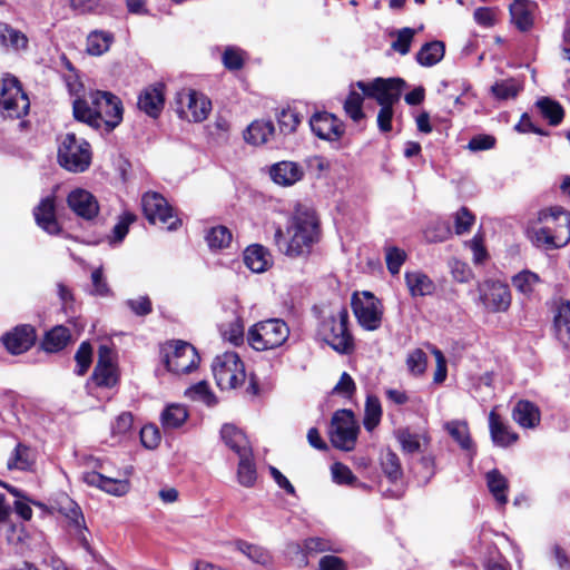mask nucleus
<instances>
[{"label":"nucleus","instance_id":"f257e3e1","mask_svg":"<svg viewBox=\"0 0 570 570\" xmlns=\"http://www.w3.org/2000/svg\"><path fill=\"white\" fill-rule=\"evenodd\" d=\"M318 220L315 212L305 207H298L293 215L286 234L277 227L274 242L279 252L288 257H298L311 252L312 246L318 240Z\"/></svg>","mask_w":570,"mask_h":570},{"label":"nucleus","instance_id":"f03ea898","mask_svg":"<svg viewBox=\"0 0 570 570\" xmlns=\"http://www.w3.org/2000/svg\"><path fill=\"white\" fill-rule=\"evenodd\" d=\"M72 108L77 120L95 128L105 125L108 130H112L122 120L120 99L107 91H90L82 98H76Z\"/></svg>","mask_w":570,"mask_h":570},{"label":"nucleus","instance_id":"7ed1b4c3","mask_svg":"<svg viewBox=\"0 0 570 570\" xmlns=\"http://www.w3.org/2000/svg\"><path fill=\"white\" fill-rule=\"evenodd\" d=\"M532 229L538 246L563 247L570 242V213L560 206L544 208L539 212Z\"/></svg>","mask_w":570,"mask_h":570},{"label":"nucleus","instance_id":"20e7f679","mask_svg":"<svg viewBox=\"0 0 570 570\" xmlns=\"http://www.w3.org/2000/svg\"><path fill=\"white\" fill-rule=\"evenodd\" d=\"M347 324L348 312L345 307H341L323 317L317 334L335 352L350 354L354 351V338L347 328Z\"/></svg>","mask_w":570,"mask_h":570},{"label":"nucleus","instance_id":"39448f33","mask_svg":"<svg viewBox=\"0 0 570 570\" xmlns=\"http://www.w3.org/2000/svg\"><path fill=\"white\" fill-rule=\"evenodd\" d=\"M289 336L288 325L281 318H269L253 325L247 334L249 345L256 351L282 346Z\"/></svg>","mask_w":570,"mask_h":570},{"label":"nucleus","instance_id":"423d86ee","mask_svg":"<svg viewBox=\"0 0 570 570\" xmlns=\"http://www.w3.org/2000/svg\"><path fill=\"white\" fill-rule=\"evenodd\" d=\"M58 163L72 173L85 171L91 163L90 145L75 134H66L58 148Z\"/></svg>","mask_w":570,"mask_h":570},{"label":"nucleus","instance_id":"0eeeda50","mask_svg":"<svg viewBox=\"0 0 570 570\" xmlns=\"http://www.w3.org/2000/svg\"><path fill=\"white\" fill-rule=\"evenodd\" d=\"M213 374L222 390H232L245 381V367L235 352L217 355L213 362Z\"/></svg>","mask_w":570,"mask_h":570},{"label":"nucleus","instance_id":"6e6552de","mask_svg":"<svg viewBox=\"0 0 570 570\" xmlns=\"http://www.w3.org/2000/svg\"><path fill=\"white\" fill-rule=\"evenodd\" d=\"M141 205L144 214L150 224H159L168 230H176L181 225V220L174 214L171 206L159 193H145L141 198Z\"/></svg>","mask_w":570,"mask_h":570},{"label":"nucleus","instance_id":"1a4fd4ad","mask_svg":"<svg viewBox=\"0 0 570 570\" xmlns=\"http://www.w3.org/2000/svg\"><path fill=\"white\" fill-rule=\"evenodd\" d=\"M0 106L6 117L20 118L27 115L30 101L16 77L7 76L0 82Z\"/></svg>","mask_w":570,"mask_h":570},{"label":"nucleus","instance_id":"9d476101","mask_svg":"<svg viewBox=\"0 0 570 570\" xmlns=\"http://www.w3.org/2000/svg\"><path fill=\"white\" fill-rule=\"evenodd\" d=\"M355 86L380 106H393L400 100L405 81L401 78H375L371 82L357 81Z\"/></svg>","mask_w":570,"mask_h":570},{"label":"nucleus","instance_id":"9b49d317","mask_svg":"<svg viewBox=\"0 0 570 570\" xmlns=\"http://www.w3.org/2000/svg\"><path fill=\"white\" fill-rule=\"evenodd\" d=\"M176 112L180 119L202 122L212 109L210 100L194 89H183L175 98Z\"/></svg>","mask_w":570,"mask_h":570},{"label":"nucleus","instance_id":"f8f14e48","mask_svg":"<svg viewBox=\"0 0 570 570\" xmlns=\"http://www.w3.org/2000/svg\"><path fill=\"white\" fill-rule=\"evenodd\" d=\"M358 426L354 414L350 410H340L334 413L331 422L330 438L333 446L351 451L357 438Z\"/></svg>","mask_w":570,"mask_h":570},{"label":"nucleus","instance_id":"ddd939ff","mask_svg":"<svg viewBox=\"0 0 570 570\" xmlns=\"http://www.w3.org/2000/svg\"><path fill=\"white\" fill-rule=\"evenodd\" d=\"M164 362L169 372L180 375L196 368L199 356L191 344L178 341L168 346L165 352Z\"/></svg>","mask_w":570,"mask_h":570},{"label":"nucleus","instance_id":"4468645a","mask_svg":"<svg viewBox=\"0 0 570 570\" xmlns=\"http://www.w3.org/2000/svg\"><path fill=\"white\" fill-rule=\"evenodd\" d=\"M478 292L483 306L490 312H505L511 305V293L505 283L485 279L479 283Z\"/></svg>","mask_w":570,"mask_h":570},{"label":"nucleus","instance_id":"2eb2a0df","mask_svg":"<svg viewBox=\"0 0 570 570\" xmlns=\"http://www.w3.org/2000/svg\"><path fill=\"white\" fill-rule=\"evenodd\" d=\"M352 308L358 324L367 330L375 331L381 326L382 312L373 294L364 292L362 297L356 294L352 297Z\"/></svg>","mask_w":570,"mask_h":570},{"label":"nucleus","instance_id":"dca6fc26","mask_svg":"<svg viewBox=\"0 0 570 570\" xmlns=\"http://www.w3.org/2000/svg\"><path fill=\"white\" fill-rule=\"evenodd\" d=\"M312 131L321 139L338 141L345 132L342 120L330 112H316L309 119Z\"/></svg>","mask_w":570,"mask_h":570},{"label":"nucleus","instance_id":"f3484780","mask_svg":"<svg viewBox=\"0 0 570 570\" xmlns=\"http://www.w3.org/2000/svg\"><path fill=\"white\" fill-rule=\"evenodd\" d=\"M1 340L9 353L19 355L32 347L36 342V331L31 325H18L6 333Z\"/></svg>","mask_w":570,"mask_h":570},{"label":"nucleus","instance_id":"a211bd4d","mask_svg":"<svg viewBox=\"0 0 570 570\" xmlns=\"http://www.w3.org/2000/svg\"><path fill=\"white\" fill-rule=\"evenodd\" d=\"M92 380L98 386L104 387H112L117 384L118 375L112 364V352L106 345H101L98 350V361L92 373Z\"/></svg>","mask_w":570,"mask_h":570},{"label":"nucleus","instance_id":"6ab92c4d","mask_svg":"<svg viewBox=\"0 0 570 570\" xmlns=\"http://www.w3.org/2000/svg\"><path fill=\"white\" fill-rule=\"evenodd\" d=\"M137 106L147 116L157 118L165 106V85L157 82L141 90Z\"/></svg>","mask_w":570,"mask_h":570},{"label":"nucleus","instance_id":"aec40b11","mask_svg":"<svg viewBox=\"0 0 570 570\" xmlns=\"http://www.w3.org/2000/svg\"><path fill=\"white\" fill-rule=\"evenodd\" d=\"M69 208L79 217L90 220L99 213L96 197L86 189H75L67 197Z\"/></svg>","mask_w":570,"mask_h":570},{"label":"nucleus","instance_id":"412c9836","mask_svg":"<svg viewBox=\"0 0 570 570\" xmlns=\"http://www.w3.org/2000/svg\"><path fill=\"white\" fill-rule=\"evenodd\" d=\"M37 225L50 235H57L61 228L56 217L55 197L48 196L33 209Z\"/></svg>","mask_w":570,"mask_h":570},{"label":"nucleus","instance_id":"4be33fe9","mask_svg":"<svg viewBox=\"0 0 570 570\" xmlns=\"http://www.w3.org/2000/svg\"><path fill=\"white\" fill-rule=\"evenodd\" d=\"M82 480L88 485L97 487L102 491L121 497L126 494L130 489V483L127 479H114L105 476L96 471L85 472Z\"/></svg>","mask_w":570,"mask_h":570},{"label":"nucleus","instance_id":"5701e85b","mask_svg":"<svg viewBox=\"0 0 570 570\" xmlns=\"http://www.w3.org/2000/svg\"><path fill=\"white\" fill-rule=\"evenodd\" d=\"M512 417L520 426L533 429L541 421V412L534 403L528 400H520L512 411Z\"/></svg>","mask_w":570,"mask_h":570},{"label":"nucleus","instance_id":"b1692460","mask_svg":"<svg viewBox=\"0 0 570 570\" xmlns=\"http://www.w3.org/2000/svg\"><path fill=\"white\" fill-rule=\"evenodd\" d=\"M489 428L493 443L499 446H509L518 440V434L510 430L494 410L489 414Z\"/></svg>","mask_w":570,"mask_h":570},{"label":"nucleus","instance_id":"393cba45","mask_svg":"<svg viewBox=\"0 0 570 570\" xmlns=\"http://www.w3.org/2000/svg\"><path fill=\"white\" fill-rule=\"evenodd\" d=\"M405 284L412 297L432 295L435 291L434 282L423 272H406Z\"/></svg>","mask_w":570,"mask_h":570},{"label":"nucleus","instance_id":"a878e982","mask_svg":"<svg viewBox=\"0 0 570 570\" xmlns=\"http://www.w3.org/2000/svg\"><path fill=\"white\" fill-rule=\"evenodd\" d=\"M271 177L278 185L291 186L303 177V171L293 161H281L271 168Z\"/></svg>","mask_w":570,"mask_h":570},{"label":"nucleus","instance_id":"bb28decb","mask_svg":"<svg viewBox=\"0 0 570 570\" xmlns=\"http://www.w3.org/2000/svg\"><path fill=\"white\" fill-rule=\"evenodd\" d=\"M59 512L65 517L69 531L81 533L88 531L83 514L79 505L70 498L66 497L59 503Z\"/></svg>","mask_w":570,"mask_h":570},{"label":"nucleus","instance_id":"cd10ccee","mask_svg":"<svg viewBox=\"0 0 570 570\" xmlns=\"http://www.w3.org/2000/svg\"><path fill=\"white\" fill-rule=\"evenodd\" d=\"M220 436L224 443L237 455L250 453V445L246 435L233 424H224L220 430Z\"/></svg>","mask_w":570,"mask_h":570},{"label":"nucleus","instance_id":"c85d7f7f","mask_svg":"<svg viewBox=\"0 0 570 570\" xmlns=\"http://www.w3.org/2000/svg\"><path fill=\"white\" fill-rule=\"evenodd\" d=\"M553 325L557 338L563 344H570V302L562 301L558 304Z\"/></svg>","mask_w":570,"mask_h":570},{"label":"nucleus","instance_id":"c756f323","mask_svg":"<svg viewBox=\"0 0 570 570\" xmlns=\"http://www.w3.org/2000/svg\"><path fill=\"white\" fill-rule=\"evenodd\" d=\"M531 6L528 0H513L510 4L511 20L520 31H528L533 26Z\"/></svg>","mask_w":570,"mask_h":570},{"label":"nucleus","instance_id":"7c9ffc66","mask_svg":"<svg viewBox=\"0 0 570 570\" xmlns=\"http://www.w3.org/2000/svg\"><path fill=\"white\" fill-rule=\"evenodd\" d=\"M245 265L255 273H263L269 265V254L262 245H250L244 252Z\"/></svg>","mask_w":570,"mask_h":570},{"label":"nucleus","instance_id":"2f4dec72","mask_svg":"<svg viewBox=\"0 0 570 570\" xmlns=\"http://www.w3.org/2000/svg\"><path fill=\"white\" fill-rule=\"evenodd\" d=\"M274 125L272 121L255 120L246 129L244 138L252 145L266 144L274 136Z\"/></svg>","mask_w":570,"mask_h":570},{"label":"nucleus","instance_id":"473e14b6","mask_svg":"<svg viewBox=\"0 0 570 570\" xmlns=\"http://www.w3.org/2000/svg\"><path fill=\"white\" fill-rule=\"evenodd\" d=\"M188 419V411L181 404H169L160 414V424L165 431L180 428Z\"/></svg>","mask_w":570,"mask_h":570},{"label":"nucleus","instance_id":"72a5a7b5","mask_svg":"<svg viewBox=\"0 0 570 570\" xmlns=\"http://www.w3.org/2000/svg\"><path fill=\"white\" fill-rule=\"evenodd\" d=\"M487 485L498 504L504 505L508 502L507 492L509 482L507 478L497 469L485 474Z\"/></svg>","mask_w":570,"mask_h":570},{"label":"nucleus","instance_id":"f704fd0d","mask_svg":"<svg viewBox=\"0 0 570 570\" xmlns=\"http://www.w3.org/2000/svg\"><path fill=\"white\" fill-rule=\"evenodd\" d=\"M70 338V331L67 327L62 325L55 326L47 332L42 341V348L49 353L59 352L67 346Z\"/></svg>","mask_w":570,"mask_h":570},{"label":"nucleus","instance_id":"c9c22d12","mask_svg":"<svg viewBox=\"0 0 570 570\" xmlns=\"http://www.w3.org/2000/svg\"><path fill=\"white\" fill-rule=\"evenodd\" d=\"M444 51V43L442 41L428 42L416 53V61L421 66L432 67L443 58Z\"/></svg>","mask_w":570,"mask_h":570},{"label":"nucleus","instance_id":"e433bc0d","mask_svg":"<svg viewBox=\"0 0 570 570\" xmlns=\"http://www.w3.org/2000/svg\"><path fill=\"white\" fill-rule=\"evenodd\" d=\"M239 463L237 469L238 482L246 488H250L255 484L257 479V472L255 464L252 460V452L238 454Z\"/></svg>","mask_w":570,"mask_h":570},{"label":"nucleus","instance_id":"4c0bfd02","mask_svg":"<svg viewBox=\"0 0 570 570\" xmlns=\"http://www.w3.org/2000/svg\"><path fill=\"white\" fill-rule=\"evenodd\" d=\"M537 107L551 126H557L562 121L564 111L558 101L543 97L537 101Z\"/></svg>","mask_w":570,"mask_h":570},{"label":"nucleus","instance_id":"58836bf2","mask_svg":"<svg viewBox=\"0 0 570 570\" xmlns=\"http://www.w3.org/2000/svg\"><path fill=\"white\" fill-rule=\"evenodd\" d=\"M445 430L466 451L473 449V442L470 436L469 426L463 421H450L445 423Z\"/></svg>","mask_w":570,"mask_h":570},{"label":"nucleus","instance_id":"ea45409f","mask_svg":"<svg viewBox=\"0 0 570 570\" xmlns=\"http://www.w3.org/2000/svg\"><path fill=\"white\" fill-rule=\"evenodd\" d=\"M112 35L104 31H92L87 38V52L91 56H100L109 50Z\"/></svg>","mask_w":570,"mask_h":570},{"label":"nucleus","instance_id":"a19ab883","mask_svg":"<svg viewBox=\"0 0 570 570\" xmlns=\"http://www.w3.org/2000/svg\"><path fill=\"white\" fill-rule=\"evenodd\" d=\"M33 462V456L31 450L23 445L18 444L13 450L11 456L8 460V469L10 470H28Z\"/></svg>","mask_w":570,"mask_h":570},{"label":"nucleus","instance_id":"79ce46f5","mask_svg":"<svg viewBox=\"0 0 570 570\" xmlns=\"http://www.w3.org/2000/svg\"><path fill=\"white\" fill-rule=\"evenodd\" d=\"M363 101L364 95L354 90L350 91L344 101V111L354 122H358L365 117Z\"/></svg>","mask_w":570,"mask_h":570},{"label":"nucleus","instance_id":"37998d69","mask_svg":"<svg viewBox=\"0 0 570 570\" xmlns=\"http://www.w3.org/2000/svg\"><path fill=\"white\" fill-rule=\"evenodd\" d=\"M382 409L381 403L375 396H367L365 403V413L363 419L364 428L367 431H372L376 428L381 421Z\"/></svg>","mask_w":570,"mask_h":570},{"label":"nucleus","instance_id":"c03bdc74","mask_svg":"<svg viewBox=\"0 0 570 570\" xmlns=\"http://www.w3.org/2000/svg\"><path fill=\"white\" fill-rule=\"evenodd\" d=\"M232 238L230 230L225 226L213 227L206 235L207 244L213 249H223L229 246Z\"/></svg>","mask_w":570,"mask_h":570},{"label":"nucleus","instance_id":"a18cd8bd","mask_svg":"<svg viewBox=\"0 0 570 570\" xmlns=\"http://www.w3.org/2000/svg\"><path fill=\"white\" fill-rule=\"evenodd\" d=\"M0 38L3 45L10 46L13 49H26L28 46V38L21 31L13 29L8 24H3L0 30Z\"/></svg>","mask_w":570,"mask_h":570},{"label":"nucleus","instance_id":"49530a36","mask_svg":"<svg viewBox=\"0 0 570 570\" xmlns=\"http://www.w3.org/2000/svg\"><path fill=\"white\" fill-rule=\"evenodd\" d=\"M237 549L255 563L267 564L271 561L268 551L259 546L239 540Z\"/></svg>","mask_w":570,"mask_h":570},{"label":"nucleus","instance_id":"de8ad7c7","mask_svg":"<svg viewBox=\"0 0 570 570\" xmlns=\"http://www.w3.org/2000/svg\"><path fill=\"white\" fill-rule=\"evenodd\" d=\"M539 282V276L530 271H523L512 278V284L517 291L525 296L533 293Z\"/></svg>","mask_w":570,"mask_h":570},{"label":"nucleus","instance_id":"09e8293b","mask_svg":"<svg viewBox=\"0 0 570 570\" xmlns=\"http://www.w3.org/2000/svg\"><path fill=\"white\" fill-rule=\"evenodd\" d=\"M451 227L446 222L435 220L424 230V237L429 243H441L450 238Z\"/></svg>","mask_w":570,"mask_h":570},{"label":"nucleus","instance_id":"8fccbe9b","mask_svg":"<svg viewBox=\"0 0 570 570\" xmlns=\"http://www.w3.org/2000/svg\"><path fill=\"white\" fill-rule=\"evenodd\" d=\"M382 469L391 481H396L402 476L400 459L394 452L390 450L386 451L382 456Z\"/></svg>","mask_w":570,"mask_h":570},{"label":"nucleus","instance_id":"3c124183","mask_svg":"<svg viewBox=\"0 0 570 570\" xmlns=\"http://www.w3.org/2000/svg\"><path fill=\"white\" fill-rule=\"evenodd\" d=\"M428 365V355L421 348H415L407 354L406 366L411 374L422 375Z\"/></svg>","mask_w":570,"mask_h":570},{"label":"nucleus","instance_id":"603ef678","mask_svg":"<svg viewBox=\"0 0 570 570\" xmlns=\"http://www.w3.org/2000/svg\"><path fill=\"white\" fill-rule=\"evenodd\" d=\"M396 39L392 42L393 50L404 56L410 52L411 43L415 36V30L409 27L395 31Z\"/></svg>","mask_w":570,"mask_h":570},{"label":"nucleus","instance_id":"864d4df0","mask_svg":"<svg viewBox=\"0 0 570 570\" xmlns=\"http://www.w3.org/2000/svg\"><path fill=\"white\" fill-rule=\"evenodd\" d=\"M396 439L405 453H415L420 451V436L412 433L409 429H399L395 432Z\"/></svg>","mask_w":570,"mask_h":570},{"label":"nucleus","instance_id":"5fc2aeb1","mask_svg":"<svg viewBox=\"0 0 570 570\" xmlns=\"http://www.w3.org/2000/svg\"><path fill=\"white\" fill-rule=\"evenodd\" d=\"M220 333L224 340L234 345H239L244 341V326L239 320H234L229 324L220 326Z\"/></svg>","mask_w":570,"mask_h":570},{"label":"nucleus","instance_id":"6e6d98bb","mask_svg":"<svg viewBox=\"0 0 570 570\" xmlns=\"http://www.w3.org/2000/svg\"><path fill=\"white\" fill-rule=\"evenodd\" d=\"M279 130L283 134H292L301 122L298 114L293 109H283L277 115Z\"/></svg>","mask_w":570,"mask_h":570},{"label":"nucleus","instance_id":"4d7b16f0","mask_svg":"<svg viewBox=\"0 0 570 570\" xmlns=\"http://www.w3.org/2000/svg\"><path fill=\"white\" fill-rule=\"evenodd\" d=\"M186 395L191 400L202 401L207 405H214L216 403V399L205 381H202L188 389L186 391Z\"/></svg>","mask_w":570,"mask_h":570},{"label":"nucleus","instance_id":"13d9d810","mask_svg":"<svg viewBox=\"0 0 570 570\" xmlns=\"http://www.w3.org/2000/svg\"><path fill=\"white\" fill-rule=\"evenodd\" d=\"M491 90L497 98L509 99L514 98L519 94L520 86L515 80L508 79L500 82H495L491 87Z\"/></svg>","mask_w":570,"mask_h":570},{"label":"nucleus","instance_id":"bf43d9fd","mask_svg":"<svg viewBox=\"0 0 570 570\" xmlns=\"http://www.w3.org/2000/svg\"><path fill=\"white\" fill-rule=\"evenodd\" d=\"M333 480L337 484L355 485L357 478L353 474L352 470L340 462H336L331 468Z\"/></svg>","mask_w":570,"mask_h":570},{"label":"nucleus","instance_id":"052dcab7","mask_svg":"<svg viewBox=\"0 0 570 570\" xmlns=\"http://www.w3.org/2000/svg\"><path fill=\"white\" fill-rule=\"evenodd\" d=\"M406 254L397 247H389L385 253V261L389 272L392 275L400 273L401 266L404 264Z\"/></svg>","mask_w":570,"mask_h":570},{"label":"nucleus","instance_id":"680f3d73","mask_svg":"<svg viewBox=\"0 0 570 570\" xmlns=\"http://www.w3.org/2000/svg\"><path fill=\"white\" fill-rule=\"evenodd\" d=\"M474 215L466 207H461L454 216L455 234L463 235L468 233L474 224Z\"/></svg>","mask_w":570,"mask_h":570},{"label":"nucleus","instance_id":"e2e57ef3","mask_svg":"<svg viewBox=\"0 0 570 570\" xmlns=\"http://www.w3.org/2000/svg\"><path fill=\"white\" fill-rule=\"evenodd\" d=\"M91 357H92V348L91 345L88 342H82L75 355L76 362H77V374L83 375L90 364H91Z\"/></svg>","mask_w":570,"mask_h":570},{"label":"nucleus","instance_id":"0e129e2a","mask_svg":"<svg viewBox=\"0 0 570 570\" xmlns=\"http://www.w3.org/2000/svg\"><path fill=\"white\" fill-rule=\"evenodd\" d=\"M136 218L135 214L125 212L112 228V240L121 242L126 237L129 226L136 220Z\"/></svg>","mask_w":570,"mask_h":570},{"label":"nucleus","instance_id":"69168bd1","mask_svg":"<svg viewBox=\"0 0 570 570\" xmlns=\"http://www.w3.org/2000/svg\"><path fill=\"white\" fill-rule=\"evenodd\" d=\"M161 436L156 425H145L140 431V441L147 449H155L160 443Z\"/></svg>","mask_w":570,"mask_h":570},{"label":"nucleus","instance_id":"338daca9","mask_svg":"<svg viewBox=\"0 0 570 570\" xmlns=\"http://www.w3.org/2000/svg\"><path fill=\"white\" fill-rule=\"evenodd\" d=\"M132 415L129 412L119 414L111 425V433L114 436H122L128 433L132 428Z\"/></svg>","mask_w":570,"mask_h":570},{"label":"nucleus","instance_id":"774afa93","mask_svg":"<svg viewBox=\"0 0 570 570\" xmlns=\"http://www.w3.org/2000/svg\"><path fill=\"white\" fill-rule=\"evenodd\" d=\"M318 570H347V563L340 557L326 554L320 559Z\"/></svg>","mask_w":570,"mask_h":570}]
</instances>
